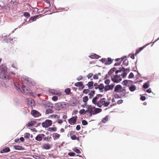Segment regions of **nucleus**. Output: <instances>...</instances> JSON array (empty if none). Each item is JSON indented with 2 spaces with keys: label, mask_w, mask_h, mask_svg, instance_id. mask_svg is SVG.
<instances>
[{
  "label": "nucleus",
  "mask_w": 159,
  "mask_h": 159,
  "mask_svg": "<svg viewBox=\"0 0 159 159\" xmlns=\"http://www.w3.org/2000/svg\"><path fill=\"white\" fill-rule=\"evenodd\" d=\"M17 88V90L19 92L22 93H26V94H30L33 95V93L32 91L28 87H26L25 86L21 87L19 84H18L17 86H16Z\"/></svg>",
  "instance_id": "obj_1"
},
{
  "label": "nucleus",
  "mask_w": 159,
  "mask_h": 159,
  "mask_svg": "<svg viewBox=\"0 0 159 159\" xmlns=\"http://www.w3.org/2000/svg\"><path fill=\"white\" fill-rule=\"evenodd\" d=\"M110 103L109 101H107L105 98H102L100 99L98 102L97 107H107L108 106Z\"/></svg>",
  "instance_id": "obj_2"
},
{
  "label": "nucleus",
  "mask_w": 159,
  "mask_h": 159,
  "mask_svg": "<svg viewBox=\"0 0 159 159\" xmlns=\"http://www.w3.org/2000/svg\"><path fill=\"white\" fill-rule=\"evenodd\" d=\"M69 104L65 102H59L56 104L55 108L58 110H60L62 109L66 108L69 107Z\"/></svg>",
  "instance_id": "obj_3"
},
{
  "label": "nucleus",
  "mask_w": 159,
  "mask_h": 159,
  "mask_svg": "<svg viewBox=\"0 0 159 159\" xmlns=\"http://www.w3.org/2000/svg\"><path fill=\"white\" fill-rule=\"evenodd\" d=\"M111 80L115 83H118L122 80V78L120 75H115L113 77L111 78Z\"/></svg>",
  "instance_id": "obj_4"
},
{
  "label": "nucleus",
  "mask_w": 159,
  "mask_h": 159,
  "mask_svg": "<svg viewBox=\"0 0 159 159\" xmlns=\"http://www.w3.org/2000/svg\"><path fill=\"white\" fill-rule=\"evenodd\" d=\"M4 71H2L0 75V78L4 80H8L9 79V77L7 75V72H6V69H5Z\"/></svg>",
  "instance_id": "obj_5"
},
{
  "label": "nucleus",
  "mask_w": 159,
  "mask_h": 159,
  "mask_svg": "<svg viewBox=\"0 0 159 159\" xmlns=\"http://www.w3.org/2000/svg\"><path fill=\"white\" fill-rule=\"evenodd\" d=\"M102 95L100 94H98L94 97L92 100V103L95 105L97 106L98 104V100L101 98Z\"/></svg>",
  "instance_id": "obj_6"
},
{
  "label": "nucleus",
  "mask_w": 159,
  "mask_h": 159,
  "mask_svg": "<svg viewBox=\"0 0 159 159\" xmlns=\"http://www.w3.org/2000/svg\"><path fill=\"white\" fill-rule=\"evenodd\" d=\"M21 80L23 84H28L30 82V79L26 76H23L21 77Z\"/></svg>",
  "instance_id": "obj_7"
},
{
  "label": "nucleus",
  "mask_w": 159,
  "mask_h": 159,
  "mask_svg": "<svg viewBox=\"0 0 159 159\" xmlns=\"http://www.w3.org/2000/svg\"><path fill=\"white\" fill-rule=\"evenodd\" d=\"M52 121L49 120H46L45 122L42 123V126L44 128H47L52 125Z\"/></svg>",
  "instance_id": "obj_8"
},
{
  "label": "nucleus",
  "mask_w": 159,
  "mask_h": 159,
  "mask_svg": "<svg viewBox=\"0 0 159 159\" xmlns=\"http://www.w3.org/2000/svg\"><path fill=\"white\" fill-rule=\"evenodd\" d=\"M116 68L115 67H113L111 68L107 74L104 77V79H106L109 77L115 71Z\"/></svg>",
  "instance_id": "obj_9"
},
{
  "label": "nucleus",
  "mask_w": 159,
  "mask_h": 159,
  "mask_svg": "<svg viewBox=\"0 0 159 159\" xmlns=\"http://www.w3.org/2000/svg\"><path fill=\"white\" fill-rule=\"evenodd\" d=\"M77 118V117L76 116L72 117L68 120V122L70 125H74L75 124Z\"/></svg>",
  "instance_id": "obj_10"
},
{
  "label": "nucleus",
  "mask_w": 159,
  "mask_h": 159,
  "mask_svg": "<svg viewBox=\"0 0 159 159\" xmlns=\"http://www.w3.org/2000/svg\"><path fill=\"white\" fill-rule=\"evenodd\" d=\"M43 104L45 108H47L48 107L52 108L53 107V105L52 103L46 100H44L43 101Z\"/></svg>",
  "instance_id": "obj_11"
},
{
  "label": "nucleus",
  "mask_w": 159,
  "mask_h": 159,
  "mask_svg": "<svg viewBox=\"0 0 159 159\" xmlns=\"http://www.w3.org/2000/svg\"><path fill=\"white\" fill-rule=\"evenodd\" d=\"M31 114L34 117H36L40 116H41V114L38 111L33 110L31 111Z\"/></svg>",
  "instance_id": "obj_12"
},
{
  "label": "nucleus",
  "mask_w": 159,
  "mask_h": 159,
  "mask_svg": "<svg viewBox=\"0 0 159 159\" xmlns=\"http://www.w3.org/2000/svg\"><path fill=\"white\" fill-rule=\"evenodd\" d=\"M115 85L112 84L111 85H107L105 86L104 91L106 92L109 90H112L114 88Z\"/></svg>",
  "instance_id": "obj_13"
},
{
  "label": "nucleus",
  "mask_w": 159,
  "mask_h": 159,
  "mask_svg": "<svg viewBox=\"0 0 159 159\" xmlns=\"http://www.w3.org/2000/svg\"><path fill=\"white\" fill-rule=\"evenodd\" d=\"M27 103L32 107L34 106L35 105V103L34 100L32 98H28L27 101Z\"/></svg>",
  "instance_id": "obj_14"
},
{
  "label": "nucleus",
  "mask_w": 159,
  "mask_h": 159,
  "mask_svg": "<svg viewBox=\"0 0 159 159\" xmlns=\"http://www.w3.org/2000/svg\"><path fill=\"white\" fill-rule=\"evenodd\" d=\"M126 57H124L116 59L115 60L116 61H118L115 63L114 65L115 66H119L120 65L121 62Z\"/></svg>",
  "instance_id": "obj_15"
},
{
  "label": "nucleus",
  "mask_w": 159,
  "mask_h": 159,
  "mask_svg": "<svg viewBox=\"0 0 159 159\" xmlns=\"http://www.w3.org/2000/svg\"><path fill=\"white\" fill-rule=\"evenodd\" d=\"M86 107L88 109L87 112H88L89 113H91L92 112H94L93 110L95 108V107H92L91 105H87L86 106Z\"/></svg>",
  "instance_id": "obj_16"
},
{
  "label": "nucleus",
  "mask_w": 159,
  "mask_h": 159,
  "mask_svg": "<svg viewBox=\"0 0 159 159\" xmlns=\"http://www.w3.org/2000/svg\"><path fill=\"white\" fill-rule=\"evenodd\" d=\"M49 92L52 94L54 95H57L59 96H60L62 95L61 93L58 92L57 91L55 90L54 89H50L49 90Z\"/></svg>",
  "instance_id": "obj_17"
},
{
  "label": "nucleus",
  "mask_w": 159,
  "mask_h": 159,
  "mask_svg": "<svg viewBox=\"0 0 159 159\" xmlns=\"http://www.w3.org/2000/svg\"><path fill=\"white\" fill-rule=\"evenodd\" d=\"M74 131H71L70 134V138L71 139L73 140L77 139V140L79 141V138L78 137L77 138L75 135H72L74 133Z\"/></svg>",
  "instance_id": "obj_18"
},
{
  "label": "nucleus",
  "mask_w": 159,
  "mask_h": 159,
  "mask_svg": "<svg viewBox=\"0 0 159 159\" xmlns=\"http://www.w3.org/2000/svg\"><path fill=\"white\" fill-rule=\"evenodd\" d=\"M44 135L43 134H39L35 137V139L38 141H40L42 139L43 137L44 136Z\"/></svg>",
  "instance_id": "obj_19"
},
{
  "label": "nucleus",
  "mask_w": 159,
  "mask_h": 159,
  "mask_svg": "<svg viewBox=\"0 0 159 159\" xmlns=\"http://www.w3.org/2000/svg\"><path fill=\"white\" fill-rule=\"evenodd\" d=\"M93 81H90L86 84L88 86V88L89 89H92L93 88Z\"/></svg>",
  "instance_id": "obj_20"
},
{
  "label": "nucleus",
  "mask_w": 159,
  "mask_h": 159,
  "mask_svg": "<svg viewBox=\"0 0 159 159\" xmlns=\"http://www.w3.org/2000/svg\"><path fill=\"white\" fill-rule=\"evenodd\" d=\"M51 146L48 143H44L43 145V148L46 149H49L51 148Z\"/></svg>",
  "instance_id": "obj_21"
},
{
  "label": "nucleus",
  "mask_w": 159,
  "mask_h": 159,
  "mask_svg": "<svg viewBox=\"0 0 159 159\" xmlns=\"http://www.w3.org/2000/svg\"><path fill=\"white\" fill-rule=\"evenodd\" d=\"M10 151V150L9 148L8 147H7L1 150L0 151V152L1 153H3L4 152H8Z\"/></svg>",
  "instance_id": "obj_22"
},
{
  "label": "nucleus",
  "mask_w": 159,
  "mask_h": 159,
  "mask_svg": "<svg viewBox=\"0 0 159 159\" xmlns=\"http://www.w3.org/2000/svg\"><path fill=\"white\" fill-rule=\"evenodd\" d=\"M148 44H147L143 46V47L139 48L138 50H136L135 53V55L136 56L138 54L141 50H142L144 48L146 47V46L148 45Z\"/></svg>",
  "instance_id": "obj_23"
},
{
  "label": "nucleus",
  "mask_w": 159,
  "mask_h": 159,
  "mask_svg": "<svg viewBox=\"0 0 159 159\" xmlns=\"http://www.w3.org/2000/svg\"><path fill=\"white\" fill-rule=\"evenodd\" d=\"M122 88V86L120 85H117L114 89V91L116 92H119V90Z\"/></svg>",
  "instance_id": "obj_24"
},
{
  "label": "nucleus",
  "mask_w": 159,
  "mask_h": 159,
  "mask_svg": "<svg viewBox=\"0 0 159 159\" xmlns=\"http://www.w3.org/2000/svg\"><path fill=\"white\" fill-rule=\"evenodd\" d=\"M95 94V91H91L88 94L89 98L90 99H92Z\"/></svg>",
  "instance_id": "obj_25"
},
{
  "label": "nucleus",
  "mask_w": 159,
  "mask_h": 159,
  "mask_svg": "<svg viewBox=\"0 0 159 159\" xmlns=\"http://www.w3.org/2000/svg\"><path fill=\"white\" fill-rule=\"evenodd\" d=\"M94 109L95 110H94V113L95 114L100 113L102 111V109L99 108H95V107Z\"/></svg>",
  "instance_id": "obj_26"
},
{
  "label": "nucleus",
  "mask_w": 159,
  "mask_h": 159,
  "mask_svg": "<svg viewBox=\"0 0 159 159\" xmlns=\"http://www.w3.org/2000/svg\"><path fill=\"white\" fill-rule=\"evenodd\" d=\"M105 87L103 84H101L99 85L98 89L101 91L102 92L103 89H104Z\"/></svg>",
  "instance_id": "obj_27"
},
{
  "label": "nucleus",
  "mask_w": 159,
  "mask_h": 159,
  "mask_svg": "<svg viewBox=\"0 0 159 159\" xmlns=\"http://www.w3.org/2000/svg\"><path fill=\"white\" fill-rule=\"evenodd\" d=\"M57 128L56 127H49V128L48 130V131H53V132H55L57 131Z\"/></svg>",
  "instance_id": "obj_28"
},
{
  "label": "nucleus",
  "mask_w": 159,
  "mask_h": 159,
  "mask_svg": "<svg viewBox=\"0 0 159 159\" xmlns=\"http://www.w3.org/2000/svg\"><path fill=\"white\" fill-rule=\"evenodd\" d=\"M107 60H108V61H107V62L105 63V65H107L110 64H111L112 63V61L113 60V59L112 60L111 58H110V57H109L108 58Z\"/></svg>",
  "instance_id": "obj_29"
},
{
  "label": "nucleus",
  "mask_w": 159,
  "mask_h": 159,
  "mask_svg": "<svg viewBox=\"0 0 159 159\" xmlns=\"http://www.w3.org/2000/svg\"><path fill=\"white\" fill-rule=\"evenodd\" d=\"M88 100V97L87 96H84L83 98V101L84 103H87Z\"/></svg>",
  "instance_id": "obj_30"
},
{
  "label": "nucleus",
  "mask_w": 159,
  "mask_h": 159,
  "mask_svg": "<svg viewBox=\"0 0 159 159\" xmlns=\"http://www.w3.org/2000/svg\"><path fill=\"white\" fill-rule=\"evenodd\" d=\"M74 85L76 87H81L83 86V83L82 82H77L75 83Z\"/></svg>",
  "instance_id": "obj_31"
},
{
  "label": "nucleus",
  "mask_w": 159,
  "mask_h": 159,
  "mask_svg": "<svg viewBox=\"0 0 159 159\" xmlns=\"http://www.w3.org/2000/svg\"><path fill=\"white\" fill-rule=\"evenodd\" d=\"M14 148L17 150H22L23 149V148L20 146L15 145L14 146Z\"/></svg>",
  "instance_id": "obj_32"
},
{
  "label": "nucleus",
  "mask_w": 159,
  "mask_h": 159,
  "mask_svg": "<svg viewBox=\"0 0 159 159\" xmlns=\"http://www.w3.org/2000/svg\"><path fill=\"white\" fill-rule=\"evenodd\" d=\"M136 89V87L134 85H132L129 88V90L131 92L134 91Z\"/></svg>",
  "instance_id": "obj_33"
},
{
  "label": "nucleus",
  "mask_w": 159,
  "mask_h": 159,
  "mask_svg": "<svg viewBox=\"0 0 159 159\" xmlns=\"http://www.w3.org/2000/svg\"><path fill=\"white\" fill-rule=\"evenodd\" d=\"M53 112V111L51 109H47L46 111V113L48 114L49 113H52Z\"/></svg>",
  "instance_id": "obj_34"
},
{
  "label": "nucleus",
  "mask_w": 159,
  "mask_h": 159,
  "mask_svg": "<svg viewBox=\"0 0 159 159\" xmlns=\"http://www.w3.org/2000/svg\"><path fill=\"white\" fill-rule=\"evenodd\" d=\"M50 118H55L59 119V118L60 117L59 116L57 115H55V114L50 115Z\"/></svg>",
  "instance_id": "obj_35"
},
{
  "label": "nucleus",
  "mask_w": 159,
  "mask_h": 159,
  "mask_svg": "<svg viewBox=\"0 0 159 159\" xmlns=\"http://www.w3.org/2000/svg\"><path fill=\"white\" fill-rule=\"evenodd\" d=\"M87 111H85V110L84 109H82L79 111V113L80 114L82 115L83 114H86Z\"/></svg>",
  "instance_id": "obj_36"
},
{
  "label": "nucleus",
  "mask_w": 159,
  "mask_h": 159,
  "mask_svg": "<svg viewBox=\"0 0 159 159\" xmlns=\"http://www.w3.org/2000/svg\"><path fill=\"white\" fill-rule=\"evenodd\" d=\"M54 135V139H58L60 136V135L57 133H55Z\"/></svg>",
  "instance_id": "obj_37"
},
{
  "label": "nucleus",
  "mask_w": 159,
  "mask_h": 159,
  "mask_svg": "<svg viewBox=\"0 0 159 159\" xmlns=\"http://www.w3.org/2000/svg\"><path fill=\"white\" fill-rule=\"evenodd\" d=\"M65 92L67 95H69L70 93V88H67L65 89Z\"/></svg>",
  "instance_id": "obj_38"
},
{
  "label": "nucleus",
  "mask_w": 159,
  "mask_h": 159,
  "mask_svg": "<svg viewBox=\"0 0 159 159\" xmlns=\"http://www.w3.org/2000/svg\"><path fill=\"white\" fill-rule=\"evenodd\" d=\"M149 86L148 82L145 83L143 85V87L145 89H147Z\"/></svg>",
  "instance_id": "obj_39"
},
{
  "label": "nucleus",
  "mask_w": 159,
  "mask_h": 159,
  "mask_svg": "<svg viewBox=\"0 0 159 159\" xmlns=\"http://www.w3.org/2000/svg\"><path fill=\"white\" fill-rule=\"evenodd\" d=\"M24 137L26 139H28L30 136V134L29 133H26L24 134Z\"/></svg>",
  "instance_id": "obj_40"
},
{
  "label": "nucleus",
  "mask_w": 159,
  "mask_h": 159,
  "mask_svg": "<svg viewBox=\"0 0 159 159\" xmlns=\"http://www.w3.org/2000/svg\"><path fill=\"white\" fill-rule=\"evenodd\" d=\"M123 65H125V66H128L129 64V61L128 60L126 59L124 60L123 61Z\"/></svg>",
  "instance_id": "obj_41"
},
{
  "label": "nucleus",
  "mask_w": 159,
  "mask_h": 159,
  "mask_svg": "<svg viewBox=\"0 0 159 159\" xmlns=\"http://www.w3.org/2000/svg\"><path fill=\"white\" fill-rule=\"evenodd\" d=\"M38 17V16L36 15L35 16H32L30 17V20H32V21H35L37 18Z\"/></svg>",
  "instance_id": "obj_42"
},
{
  "label": "nucleus",
  "mask_w": 159,
  "mask_h": 159,
  "mask_svg": "<svg viewBox=\"0 0 159 159\" xmlns=\"http://www.w3.org/2000/svg\"><path fill=\"white\" fill-rule=\"evenodd\" d=\"M24 16L26 17H29L30 16V15L29 13L25 12L24 13Z\"/></svg>",
  "instance_id": "obj_43"
},
{
  "label": "nucleus",
  "mask_w": 159,
  "mask_h": 159,
  "mask_svg": "<svg viewBox=\"0 0 159 159\" xmlns=\"http://www.w3.org/2000/svg\"><path fill=\"white\" fill-rule=\"evenodd\" d=\"M90 92L89 89H85L83 91V93L85 94H87Z\"/></svg>",
  "instance_id": "obj_44"
},
{
  "label": "nucleus",
  "mask_w": 159,
  "mask_h": 159,
  "mask_svg": "<svg viewBox=\"0 0 159 159\" xmlns=\"http://www.w3.org/2000/svg\"><path fill=\"white\" fill-rule=\"evenodd\" d=\"M127 75V73L125 72V71H123V73L121 74L120 76H121L123 78H125Z\"/></svg>",
  "instance_id": "obj_45"
},
{
  "label": "nucleus",
  "mask_w": 159,
  "mask_h": 159,
  "mask_svg": "<svg viewBox=\"0 0 159 159\" xmlns=\"http://www.w3.org/2000/svg\"><path fill=\"white\" fill-rule=\"evenodd\" d=\"M134 77V75L133 73L131 72L129 75L128 76V78L129 79L133 78Z\"/></svg>",
  "instance_id": "obj_46"
},
{
  "label": "nucleus",
  "mask_w": 159,
  "mask_h": 159,
  "mask_svg": "<svg viewBox=\"0 0 159 159\" xmlns=\"http://www.w3.org/2000/svg\"><path fill=\"white\" fill-rule=\"evenodd\" d=\"M110 82V80L109 79H107L104 81V83L107 85H109Z\"/></svg>",
  "instance_id": "obj_47"
},
{
  "label": "nucleus",
  "mask_w": 159,
  "mask_h": 159,
  "mask_svg": "<svg viewBox=\"0 0 159 159\" xmlns=\"http://www.w3.org/2000/svg\"><path fill=\"white\" fill-rule=\"evenodd\" d=\"M82 125H85L88 124L87 122L85 120H82Z\"/></svg>",
  "instance_id": "obj_48"
},
{
  "label": "nucleus",
  "mask_w": 159,
  "mask_h": 159,
  "mask_svg": "<svg viewBox=\"0 0 159 159\" xmlns=\"http://www.w3.org/2000/svg\"><path fill=\"white\" fill-rule=\"evenodd\" d=\"M74 151L77 153H81L80 150L77 148H74Z\"/></svg>",
  "instance_id": "obj_49"
},
{
  "label": "nucleus",
  "mask_w": 159,
  "mask_h": 159,
  "mask_svg": "<svg viewBox=\"0 0 159 159\" xmlns=\"http://www.w3.org/2000/svg\"><path fill=\"white\" fill-rule=\"evenodd\" d=\"M58 97L56 96H54L52 98V99L54 101H56L58 100Z\"/></svg>",
  "instance_id": "obj_50"
},
{
  "label": "nucleus",
  "mask_w": 159,
  "mask_h": 159,
  "mask_svg": "<svg viewBox=\"0 0 159 159\" xmlns=\"http://www.w3.org/2000/svg\"><path fill=\"white\" fill-rule=\"evenodd\" d=\"M33 123L32 121H31L28 123L27 124V126L28 127H31L33 126Z\"/></svg>",
  "instance_id": "obj_51"
},
{
  "label": "nucleus",
  "mask_w": 159,
  "mask_h": 159,
  "mask_svg": "<svg viewBox=\"0 0 159 159\" xmlns=\"http://www.w3.org/2000/svg\"><path fill=\"white\" fill-rule=\"evenodd\" d=\"M94 87V89H98L99 85H98L97 83L94 84L93 85Z\"/></svg>",
  "instance_id": "obj_52"
},
{
  "label": "nucleus",
  "mask_w": 159,
  "mask_h": 159,
  "mask_svg": "<svg viewBox=\"0 0 159 159\" xmlns=\"http://www.w3.org/2000/svg\"><path fill=\"white\" fill-rule=\"evenodd\" d=\"M93 73H89L87 75V77L88 78V79H89L91 78L93 76Z\"/></svg>",
  "instance_id": "obj_53"
},
{
  "label": "nucleus",
  "mask_w": 159,
  "mask_h": 159,
  "mask_svg": "<svg viewBox=\"0 0 159 159\" xmlns=\"http://www.w3.org/2000/svg\"><path fill=\"white\" fill-rule=\"evenodd\" d=\"M12 66L13 67V68H16V69H17V64L16 63H14L12 64Z\"/></svg>",
  "instance_id": "obj_54"
},
{
  "label": "nucleus",
  "mask_w": 159,
  "mask_h": 159,
  "mask_svg": "<svg viewBox=\"0 0 159 159\" xmlns=\"http://www.w3.org/2000/svg\"><path fill=\"white\" fill-rule=\"evenodd\" d=\"M94 79L97 80L98 79V74L94 75L93 77Z\"/></svg>",
  "instance_id": "obj_55"
},
{
  "label": "nucleus",
  "mask_w": 159,
  "mask_h": 159,
  "mask_svg": "<svg viewBox=\"0 0 159 159\" xmlns=\"http://www.w3.org/2000/svg\"><path fill=\"white\" fill-rule=\"evenodd\" d=\"M75 154L73 152H70L68 153V155L70 156H75Z\"/></svg>",
  "instance_id": "obj_56"
},
{
  "label": "nucleus",
  "mask_w": 159,
  "mask_h": 159,
  "mask_svg": "<svg viewBox=\"0 0 159 159\" xmlns=\"http://www.w3.org/2000/svg\"><path fill=\"white\" fill-rule=\"evenodd\" d=\"M119 70L120 72L122 71H125V68L123 67L120 68Z\"/></svg>",
  "instance_id": "obj_57"
},
{
  "label": "nucleus",
  "mask_w": 159,
  "mask_h": 159,
  "mask_svg": "<svg viewBox=\"0 0 159 159\" xmlns=\"http://www.w3.org/2000/svg\"><path fill=\"white\" fill-rule=\"evenodd\" d=\"M98 56V55H91V56H90V57L91 58L94 59L95 58H97L98 57H97Z\"/></svg>",
  "instance_id": "obj_58"
},
{
  "label": "nucleus",
  "mask_w": 159,
  "mask_h": 159,
  "mask_svg": "<svg viewBox=\"0 0 159 159\" xmlns=\"http://www.w3.org/2000/svg\"><path fill=\"white\" fill-rule=\"evenodd\" d=\"M123 100L122 99L120 100H118L117 102V104H120L123 102Z\"/></svg>",
  "instance_id": "obj_59"
},
{
  "label": "nucleus",
  "mask_w": 159,
  "mask_h": 159,
  "mask_svg": "<svg viewBox=\"0 0 159 159\" xmlns=\"http://www.w3.org/2000/svg\"><path fill=\"white\" fill-rule=\"evenodd\" d=\"M82 75H80L77 78V80L78 81H80L82 79Z\"/></svg>",
  "instance_id": "obj_60"
},
{
  "label": "nucleus",
  "mask_w": 159,
  "mask_h": 159,
  "mask_svg": "<svg viewBox=\"0 0 159 159\" xmlns=\"http://www.w3.org/2000/svg\"><path fill=\"white\" fill-rule=\"evenodd\" d=\"M146 97L144 96H142L140 97V99L143 101H144Z\"/></svg>",
  "instance_id": "obj_61"
},
{
  "label": "nucleus",
  "mask_w": 159,
  "mask_h": 159,
  "mask_svg": "<svg viewBox=\"0 0 159 159\" xmlns=\"http://www.w3.org/2000/svg\"><path fill=\"white\" fill-rule=\"evenodd\" d=\"M123 83L124 85H127L128 83V81L127 80H124L123 82Z\"/></svg>",
  "instance_id": "obj_62"
},
{
  "label": "nucleus",
  "mask_w": 159,
  "mask_h": 159,
  "mask_svg": "<svg viewBox=\"0 0 159 159\" xmlns=\"http://www.w3.org/2000/svg\"><path fill=\"white\" fill-rule=\"evenodd\" d=\"M80 129V125H78L76 127V129L77 130H79Z\"/></svg>",
  "instance_id": "obj_63"
},
{
  "label": "nucleus",
  "mask_w": 159,
  "mask_h": 159,
  "mask_svg": "<svg viewBox=\"0 0 159 159\" xmlns=\"http://www.w3.org/2000/svg\"><path fill=\"white\" fill-rule=\"evenodd\" d=\"M57 122L59 124H61L62 123V120L61 119H58L57 120Z\"/></svg>",
  "instance_id": "obj_64"
}]
</instances>
